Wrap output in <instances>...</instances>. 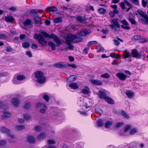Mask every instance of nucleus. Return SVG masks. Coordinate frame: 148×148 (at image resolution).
Wrapping results in <instances>:
<instances>
[{"label":"nucleus","mask_w":148,"mask_h":148,"mask_svg":"<svg viewBox=\"0 0 148 148\" xmlns=\"http://www.w3.org/2000/svg\"><path fill=\"white\" fill-rule=\"evenodd\" d=\"M5 21L7 23H11L13 22L14 19L13 16L8 15L5 16L4 18Z\"/></svg>","instance_id":"nucleus-17"},{"label":"nucleus","mask_w":148,"mask_h":148,"mask_svg":"<svg viewBox=\"0 0 148 148\" xmlns=\"http://www.w3.org/2000/svg\"><path fill=\"white\" fill-rule=\"evenodd\" d=\"M26 79L25 76L22 74H16L15 75L13 80V83L15 84H18L20 82L23 81Z\"/></svg>","instance_id":"nucleus-6"},{"label":"nucleus","mask_w":148,"mask_h":148,"mask_svg":"<svg viewBox=\"0 0 148 148\" xmlns=\"http://www.w3.org/2000/svg\"><path fill=\"white\" fill-rule=\"evenodd\" d=\"M95 111L96 113L99 114L100 115H101L103 113L102 110L98 108H96L95 109Z\"/></svg>","instance_id":"nucleus-39"},{"label":"nucleus","mask_w":148,"mask_h":148,"mask_svg":"<svg viewBox=\"0 0 148 148\" xmlns=\"http://www.w3.org/2000/svg\"><path fill=\"white\" fill-rule=\"evenodd\" d=\"M23 47L24 48H28V42H26L23 43L22 44Z\"/></svg>","instance_id":"nucleus-60"},{"label":"nucleus","mask_w":148,"mask_h":148,"mask_svg":"<svg viewBox=\"0 0 148 148\" xmlns=\"http://www.w3.org/2000/svg\"><path fill=\"white\" fill-rule=\"evenodd\" d=\"M80 106H82V109L86 111L89 110L90 109V106L88 105V104L85 101L83 100H81L78 103Z\"/></svg>","instance_id":"nucleus-10"},{"label":"nucleus","mask_w":148,"mask_h":148,"mask_svg":"<svg viewBox=\"0 0 148 148\" xmlns=\"http://www.w3.org/2000/svg\"><path fill=\"white\" fill-rule=\"evenodd\" d=\"M98 11L100 14H104L106 12V10L103 8H101L99 9Z\"/></svg>","instance_id":"nucleus-41"},{"label":"nucleus","mask_w":148,"mask_h":148,"mask_svg":"<svg viewBox=\"0 0 148 148\" xmlns=\"http://www.w3.org/2000/svg\"><path fill=\"white\" fill-rule=\"evenodd\" d=\"M34 129L35 130L37 131H40L41 130V128L39 126H36L34 128Z\"/></svg>","instance_id":"nucleus-53"},{"label":"nucleus","mask_w":148,"mask_h":148,"mask_svg":"<svg viewBox=\"0 0 148 148\" xmlns=\"http://www.w3.org/2000/svg\"><path fill=\"white\" fill-rule=\"evenodd\" d=\"M121 23L123 25H121V27L123 29L127 30L130 29V27L128 26L129 24L127 21L125 20H123L121 21Z\"/></svg>","instance_id":"nucleus-15"},{"label":"nucleus","mask_w":148,"mask_h":148,"mask_svg":"<svg viewBox=\"0 0 148 148\" xmlns=\"http://www.w3.org/2000/svg\"><path fill=\"white\" fill-rule=\"evenodd\" d=\"M39 10H30V12L33 14H36L38 12H39Z\"/></svg>","instance_id":"nucleus-46"},{"label":"nucleus","mask_w":148,"mask_h":148,"mask_svg":"<svg viewBox=\"0 0 148 148\" xmlns=\"http://www.w3.org/2000/svg\"><path fill=\"white\" fill-rule=\"evenodd\" d=\"M31 47L33 49H36L38 48V46L37 45L35 44H33L32 45Z\"/></svg>","instance_id":"nucleus-54"},{"label":"nucleus","mask_w":148,"mask_h":148,"mask_svg":"<svg viewBox=\"0 0 148 148\" xmlns=\"http://www.w3.org/2000/svg\"><path fill=\"white\" fill-rule=\"evenodd\" d=\"M89 33V31L86 29L84 30L81 31L79 34V36H84L88 35Z\"/></svg>","instance_id":"nucleus-23"},{"label":"nucleus","mask_w":148,"mask_h":148,"mask_svg":"<svg viewBox=\"0 0 148 148\" xmlns=\"http://www.w3.org/2000/svg\"><path fill=\"white\" fill-rule=\"evenodd\" d=\"M81 92L85 95L88 94L89 93V89L85 86L82 89Z\"/></svg>","instance_id":"nucleus-25"},{"label":"nucleus","mask_w":148,"mask_h":148,"mask_svg":"<svg viewBox=\"0 0 148 148\" xmlns=\"http://www.w3.org/2000/svg\"><path fill=\"white\" fill-rule=\"evenodd\" d=\"M137 13L142 17L145 20H143V21H144L145 23L148 25V16L143 11L138 10L137 11Z\"/></svg>","instance_id":"nucleus-12"},{"label":"nucleus","mask_w":148,"mask_h":148,"mask_svg":"<svg viewBox=\"0 0 148 148\" xmlns=\"http://www.w3.org/2000/svg\"><path fill=\"white\" fill-rule=\"evenodd\" d=\"M123 54L124 55V58H129L130 57V54L129 52L127 50L123 51Z\"/></svg>","instance_id":"nucleus-27"},{"label":"nucleus","mask_w":148,"mask_h":148,"mask_svg":"<svg viewBox=\"0 0 148 148\" xmlns=\"http://www.w3.org/2000/svg\"><path fill=\"white\" fill-rule=\"evenodd\" d=\"M97 43V42L96 41H89L88 43V46H91L92 45L96 44Z\"/></svg>","instance_id":"nucleus-45"},{"label":"nucleus","mask_w":148,"mask_h":148,"mask_svg":"<svg viewBox=\"0 0 148 148\" xmlns=\"http://www.w3.org/2000/svg\"><path fill=\"white\" fill-rule=\"evenodd\" d=\"M138 132V131L137 129L136 128H133L130 131V134L133 135Z\"/></svg>","instance_id":"nucleus-37"},{"label":"nucleus","mask_w":148,"mask_h":148,"mask_svg":"<svg viewBox=\"0 0 148 148\" xmlns=\"http://www.w3.org/2000/svg\"><path fill=\"white\" fill-rule=\"evenodd\" d=\"M48 45L49 46L51 47V49L53 50H55L56 49V45L55 44L51 42H48Z\"/></svg>","instance_id":"nucleus-33"},{"label":"nucleus","mask_w":148,"mask_h":148,"mask_svg":"<svg viewBox=\"0 0 148 148\" xmlns=\"http://www.w3.org/2000/svg\"><path fill=\"white\" fill-rule=\"evenodd\" d=\"M77 20L81 23H85L86 20L84 18H82L81 16H79L77 18Z\"/></svg>","instance_id":"nucleus-28"},{"label":"nucleus","mask_w":148,"mask_h":148,"mask_svg":"<svg viewBox=\"0 0 148 148\" xmlns=\"http://www.w3.org/2000/svg\"><path fill=\"white\" fill-rule=\"evenodd\" d=\"M37 107L38 108L40 109V112L42 113L45 112L47 108V107L45 104L41 103H38L37 105Z\"/></svg>","instance_id":"nucleus-11"},{"label":"nucleus","mask_w":148,"mask_h":148,"mask_svg":"<svg viewBox=\"0 0 148 148\" xmlns=\"http://www.w3.org/2000/svg\"><path fill=\"white\" fill-rule=\"evenodd\" d=\"M34 22L35 24L37 25L42 24V19L39 16H36L34 19Z\"/></svg>","instance_id":"nucleus-19"},{"label":"nucleus","mask_w":148,"mask_h":148,"mask_svg":"<svg viewBox=\"0 0 148 148\" xmlns=\"http://www.w3.org/2000/svg\"><path fill=\"white\" fill-rule=\"evenodd\" d=\"M53 21L56 23H60L62 21V18L61 17H59L55 18Z\"/></svg>","instance_id":"nucleus-32"},{"label":"nucleus","mask_w":148,"mask_h":148,"mask_svg":"<svg viewBox=\"0 0 148 148\" xmlns=\"http://www.w3.org/2000/svg\"><path fill=\"white\" fill-rule=\"evenodd\" d=\"M41 33L45 38H53L56 42L58 46H59L61 44V42L59 39L53 34H49L44 32H41Z\"/></svg>","instance_id":"nucleus-3"},{"label":"nucleus","mask_w":148,"mask_h":148,"mask_svg":"<svg viewBox=\"0 0 148 148\" xmlns=\"http://www.w3.org/2000/svg\"><path fill=\"white\" fill-rule=\"evenodd\" d=\"M126 94L127 97L130 99H132L134 96V93L131 90L127 91Z\"/></svg>","instance_id":"nucleus-21"},{"label":"nucleus","mask_w":148,"mask_h":148,"mask_svg":"<svg viewBox=\"0 0 148 148\" xmlns=\"http://www.w3.org/2000/svg\"><path fill=\"white\" fill-rule=\"evenodd\" d=\"M12 103L14 106L17 107L20 104V100L18 98H14L12 99Z\"/></svg>","instance_id":"nucleus-18"},{"label":"nucleus","mask_w":148,"mask_h":148,"mask_svg":"<svg viewBox=\"0 0 148 148\" xmlns=\"http://www.w3.org/2000/svg\"><path fill=\"white\" fill-rule=\"evenodd\" d=\"M35 139L32 136H28V142L31 143H34L35 142Z\"/></svg>","instance_id":"nucleus-35"},{"label":"nucleus","mask_w":148,"mask_h":148,"mask_svg":"<svg viewBox=\"0 0 148 148\" xmlns=\"http://www.w3.org/2000/svg\"><path fill=\"white\" fill-rule=\"evenodd\" d=\"M116 76L122 81H125L127 78V75L124 73L119 72L116 74Z\"/></svg>","instance_id":"nucleus-14"},{"label":"nucleus","mask_w":148,"mask_h":148,"mask_svg":"<svg viewBox=\"0 0 148 148\" xmlns=\"http://www.w3.org/2000/svg\"><path fill=\"white\" fill-rule=\"evenodd\" d=\"M35 77L38 79L37 81L39 83L42 84L45 82L46 79L44 76V74L40 71H37L35 72Z\"/></svg>","instance_id":"nucleus-5"},{"label":"nucleus","mask_w":148,"mask_h":148,"mask_svg":"<svg viewBox=\"0 0 148 148\" xmlns=\"http://www.w3.org/2000/svg\"><path fill=\"white\" fill-rule=\"evenodd\" d=\"M54 66L59 68H63L66 67V65L63 62H60L55 64Z\"/></svg>","instance_id":"nucleus-22"},{"label":"nucleus","mask_w":148,"mask_h":148,"mask_svg":"<svg viewBox=\"0 0 148 148\" xmlns=\"http://www.w3.org/2000/svg\"><path fill=\"white\" fill-rule=\"evenodd\" d=\"M23 26H22L20 25L21 27L24 29H26L28 25V19L26 20L23 23Z\"/></svg>","instance_id":"nucleus-38"},{"label":"nucleus","mask_w":148,"mask_h":148,"mask_svg":"<svg viewBox=\"0 0 148 148\" xmlns=\"http://www.w3.org/2000/svg\"><path fill=\"white\" fill-rule=\"evenodd\" d=\"M25 126L23 125H16L15 126L16 129L18 131H21L25 128Z\"/></svg>","instance_id":"nucleus-29"},{"label":"nucleus","mask_w":148,"mask_h":148,"mask_svg":"<svg viewBox=\"0 0 148 148\" xmlns=\"http://www.w3.org/2000/svg\"><path fill=\"white\" fill-rule=\"evenodd\" d=\"M119 4L120 5L121 9L123 10H125L126 12H128L132 8V5L127 0H124L123 2L119 3Z\"/></svg>","instance_id":"nucleus-4"},{"label":"nucleus","mask_w":148,"mask_h":148,"mask_svg":"<svg viewBox=\"0 0 148 148\" xmlns=\"http://www.w3.org/2000/svg\"><path fill=\"white\" fill-rule=\"evenodd\" d=\"M1 131L4 133H6L12 138H13L14 137V135L10 133V131L9 129H7L4 127H2L1 129Z\"/></svg>","instance_id":"nucleus-13"},{"label":"nucleus","mask_w":148,"mask_h":148,"mask_svg":"<svg viewBox=\"0 0 148 148\" xmlns=\"http://www.w3.org/2000/svg\"><path fill=\"white\" fill-rule=\"evenodd\" d=\"M6 37V35L5 34H1L0 35V39H3Z\"/></svg>","instance_id":"nucleus-57"},{"label":"nucleus","mask_w":148,"mask_h":148,"mask_svg":"<svg viewBox=\"0 0 148 148\" xmlns=\"http://www.w3.org/2000/svg\"><path fill=\"white\" fill-rule=\"evenodd\" d=\"M44 99L47 101H48L49 100V96L46 94H45L43 96Z\"/></svg>","instance_id":"nucleus-49"},{"label":"nucleus","mask_w":148,"mask_h":148,"mask_svg":"<svg viewBox=\"0 0 148 148\" xmlns=\"http://www.w3.org/2000/svg\"><path fill=\"white\" fill-rule=\"evenodd\" d=\"M113 41H114V44L117 46H118L119 45V42L117 40H114Z\"/></svg>","instance_id":"nucleus-59"},{"label":"nucleus","mask_w":148,"mask_h":148,"mask_svg":"<svg viewBox=\"0 0 148 148\" xmlns=\"http://www.w3.org/2000/svg\"><path fill=\"white\" fill-rule=\"evenodd\" d=\"M131 128V126L128 125L126 126L125 128L124 131L125 132H126L128 131Z\"/></svg>","instance_id":"nucleus-50"},{"label":"nucleus","mask_w":148,"mask_h":148,"mask_svg":"<svg viewBox=\"0 0 148 148\" xmlns=\"http://www.w3.org/2000/svg\"><path fill=\"white\" fill-rule=\"evenodd\" d=\"M8 108V106L5 102L0 101V108L5 110Z\"/></svg>","instance_id":"nucleus-20"},{"label":"nucleus","mask_w":148,"mask_h":148,"mask_svg":"<svg viewBox=\"0 0 148 148\" xmlns=\"http://www.w3.org/2000/svg\"><path fill=\"white\" fill-rule=\"evenodd\" d=\"M46 136V134L44 133H40L38 136V138L39 139L43 138Z\"/></svg>","instance_id":"nucleus-34"},{"label":"nucleus","mask_w":148,"mask_h":148,"mask_svg":"<svg viewBox=\"0 0 148 148\" xmlns=\"http://www.w3.org/2000/svg\"><path fill=\"white\" fill-rule=\"evenodd\" d=\"M90 82L94 85L101 86L103 85V82L100 80L91 79L90 80Z\"/></svg>","instance_id":"nucleus-16"},{"label":"nucleus","mask_w":148,"mask_h":148,"mask_svg":"<svg viewBox=\"0 0 148 148\" xmlns=\"http://www.w3.org/2000/svg\"><path fill=\"white\" fill-rule=\"evenodd\" d=\"M26 37V35L25 34H22L20 36L19 38L21 40H23Z\"/></svg>","instance_id":"nucleus-55"},{"label":"nucleus","mask_w":148,"mask_h":148,"mask_svg":"<svg viewBox=\"0 0 148 148\" xmlns=\"http://www.w3.org/2000/svg\"><path fill=\"white\" fill-rule=\"evenodd\" d=\"M34 38L38 40V42L42 45L44 46L46 45L47 42L45 40L43 36L42 35L36 34L34 35Z\"/></svg>","instance_id":"nucleus-7"},{"label":"nucleus","mask_w":148,"mask_h":148,"mask_svg":"<svg viewBox=\"0 0 148 148\" xmlns=\"http://www.w3.org/2000/svg\"><path fill=\"white\" fill-rule=\"evenodd\" d=\"M77 79V77L76 76L74 75H72L67 79V81L69 82H72L75 81Z\"/></svg>","instance_id":"nucleus-26"},{"label":"nucleus","mask_w":148,"mask_h":148,"mask_svg":"<svg viewBox=\"0 0 148 148\" xmlns=\"http://www.w3.org/2000/svg\"><path fill=\"white\" fill-rule=\"evenodd\" d=\"M97 94L101 99H103L108 103L111 104L114 103V101L111 98L106 96L105 90L99 91Z\"/></svg>","instance_id":"nucleus-2"},{"label":"nucleus","mask_w":148,"mask_h":148,"mask_svg":"<svg viewBox=\"0 0 148 148\" xmlns=\"http://www.w3.org/2000/svg\"><path fill=\"white\" fill-rule=\"evenodd\" d=\"M8 9L12 12H15L17 10V7H12L8 8Z\"/></svg>","instance_id":"nucleus-44"},{"label":"nucleus","mask_w":148,"mask_h":148,"mask_svg":"<svg viewBox=\"0 0 148 148\" xmlns=\"http://www.w3.org/2000/svg\"><path fill=\"white\" fill-rule=\"evenodd\" d=\"M65 40L67 42L66 44L68 45V47H66L65 49H73V46L71 45L70 42H73L75 43L80 42L82 40V38L81 37H77L76 35L71 34L67 36L65 38Z\"/></svg>","instance_id":"nucleus-1"},{"label":"nucleus","mask_w":148,"mask_h":148,"mask_svg":"<svg viewBox=\"0 0 148 148\" xmlns=\"http://www.w3.org/2000/svg\"><path fill=\"white\" fill-rule=\"evenodd\" d=\"M11 116V114L9 113L4 112L2 116L3 119H5L10 117Z\"/></svg>","instance_id":"nucleus-31"},{"label":"nucleus","mask_w":148,"mask_h":148,"mask_svg":"<svg viewBox=\"0 0 148 148\" xmlns=\"http://www.w3.org/2000/svg\"><path fill=\"white\" fill-rule=\"evenodd\" d=\"M138 143L136 142H133L131 143V145L134 148H136L138 146Z\"/></svg>","instance_id":"nucleus-42"},{"label":"nucleus","mask_w":148,"mask_h":148,"mask_svg":"<svg viewBox=\"0 0 148 148\" xmlns=\"http://www.w3.org/2000/svg\"><path fill=\"white\" fill-rule=\"evenodd\" d=\"M122 114L123 116L126 119H128L129 118V116L127 115L124 111H122Z\"/></svg>","instance_id":"nucleus-47"},{"label":"nucleus","mask_w":148,"mask_h":148,"mask_svg":"<svg viewBox=\"0 0 148 148\" xmlns=\"http://www.w3.org/2000/svg\"><path fill=\"white\" fill-rule=\"evenodd\" d=\"M134 38L136 40H138L140 39V36L139 35H136L134 36Z\"/></svg>","instance_id":"nucleus-56"},{"label":"nucleus","mask_w":148,"mask_h":148,"mask_svg":"<svg viewBox=\"0 0 148 148\" xmlns=\"http://www.w3.org/2000/svg\"><path fill=\"white\" fill-rule=\"evenodd\" d=\"M12 50V49L10 46H8L6 51L7 52H11Z\"/></svg>","instance_id":"nucleus-61"},{"label":"nucleus","mask_w":148,"mask_h":148,"mask_svg":"<svg viewBox=\"0 0 148 148\" xmlns=\"http://www.w3.org/2000/svg\"><path fill=\"white\" fill-rule=\"evenodd\" d=\"M111 23H112V24L109 25V26L111 27V29L116 31V28H120L121 25L118 22L117 19H112L111 20Z\"/></svg>","instance_id":"nucleus-9"},{"label":"nucleus","mask_w":148,"mask_h":148,"mask_svg":"<svg viewBox=\"0 0 148 148\" xmlns=\"http://www.w3.org/2000/svg\"><path fill=\"white\" fill-rule=\"evenodd\" d=\"M68 66H70V67H71L73 68H75H75H77V66L75 64H68Z\"/></svg>","instance_id":"nucleus-58"},{"label":"nucleus","mask_w":148,"mask_h":148,"mask_svg":"<svg viewBox=\"0 0 148 148\" xmlns=\"http://www.w3.org/2000/svg\"><path fill=\"white\" fill-rule=\"evenodd\" d=\"M103 121L101 120H99L97 121V125L99 127H101L103 125Z\"/></svg>","instance_id":"nucleus-43"},{"label":"nucleus","mask_w":148,"mask_h":148,"mask_svg":"<svg viewBox=\"0 0 148 148\" xmlns=\"http://www.w3.org/2000/svg\"><path fill=\"white\" fill-rule=\"evenodd\" d=\"M69 86L71 89H77L78 87L77 84L75 83H70Z\"/></svg>","instance_id":"nucleus-24"},{"label":"nucleus","mask_w":148,"mask_h":148,"mask_svg":"<svg viewBox=\"0 0 148 148\" xmlns=\"http://www.w3.org/2000/svg\"><path fill=\"white\" fill-rule=\"evenodd\" d=\"M112 124V122L110 121H107L105 124V127L106 128H109Z\"/></svg>","instance_id":"nucleus-36"},{"label":"nucleus","mask_w":148,"mask_h":148,"mask_svg":"<svg viewBox=\"0 0 148 148\" xmlns=\"http://www.w3.org/2000/svg\"><path fill=\"white\" fill-rule=\"evenodd\" d=\"M109 15L112 17H114L115 16L113 11L110 12L109 13Z\"/></svg>","instance_id":"nucleus-63"},{"label":"nucleus","mask_w":148,"mask_h":148,"mask_svg":"<svg viewBox=\"0 0 148 148\" xmlns=\"http://www.w3.org/2000/svg\"><path fill=\"white\" fill-rule=\"evenodd\" d=\"M6 143V142L4 140H0V145L3 146L5 145Z\"/></svg>","instance_id":"nucleus-52"},{"label":"nucleus","mask_w":148,"mask_h":148,"mask_svg":"<svg viewBox=\"0 0 148 148\" xmlns=\"http://www.w3.org/2000/svg\"><path fill=\"white\" fill-rule=\"evenodd\" d=\"M142 3L143 6L144 7H146L147 2L144 0H142Z\"/></svg>","instance_id":"nucleus-62"},{"label":"nucleus","mask_w":148,"mask_h":148,"mask_svg":"<svg viewBox=\"0 0 148 148\" xmlns=\"http://www.w3.org/2000/svg\"><path fill=\"white\" fill-rule=\"evenodd\" d=\"M48 143L49 145H51L55 144V141L53 140H49L48 141Z\"/></svg>","instance_id":"nucleus-64"},{"label":"nucleus","mask_w":148,"mask_h":148,"mask_svg":"<svg viewBox=\"0 0 148 148\" xmlns=\"http://www.w3.org/2000/svg\"><path fill=\"white\" fill-rule=\"evenodd\" d=\"M110 75V74L108 73H105L102 74L101 75V77H104L105 78H108L109 77Z\"/></svg>","instance_id":"nucleus-40"},{"label":"nucleus","mask_w":148,"mask_h":148,"mask_svg":"<svg viewBox=\"0 0 148 148\" xmlns=\"http://www.w3.org/2000/svg\"><path fill=\"white\" fill-rule=\"evenodd\" d=\"M148 41V40L145 38H142L140 40V42L142 43L147 42Z\"/></svg>","instance_id":"nucleus-51"},{"label":"nucleus","mask_w":148,"mask_h":148,"mask_svg":"<svg viewBox=\"0 0 148 148\" xmlns=\"http://www.w3.org/2000/svg\"><path fill=\"white\" fill-rule=\"evenodd\" d=\"M143 52L141 51L139 52L138 50L136 49H133L132 52V53L133 56L134 57L138 59H140L143 55ZM145 58L144 55H143L142 58L144 59Z\"/></svg>","instance_id":"nucleus-8"},{"label":"nucleus","mask_w":148,"mask_h":148,"mask_svg":"<svg viewBox=\"0 0 148 148\" xmlns=\"http://www.w3.org/2000/svg\"><path fill=\"white\" fill-rule=\"evenodd\" d=\"M129 20L132 24L135 25L137 23V22L134 20L132 18H130Z\"/></svg>","instance_id":"nucleus-48"},{"label":"nucleus","mask_w":148,"mask_h":148,"mask_svg":"<svg viewBox=\"0 0 148 148\" xmlns=\"http://www.w3.org/2000/svg\"><path fill=\"white\" fill-rule=\"evenodd\" d=\"M47 8L49 11L52 12H56L58 10V8L55 6L49 7Z\"/></svg>","instance_id":"nucleus-30"}]
</instances>
